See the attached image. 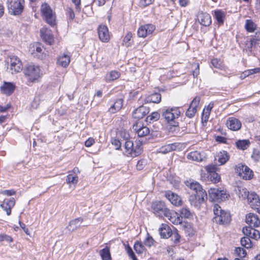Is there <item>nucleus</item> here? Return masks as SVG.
I'll list each match as a JSON object with an SVG mask.
<instances>
[{"label": "nucleus", "instance_id": "nucleus-1", "mask_svg": "<svg viewBox=\"0 0 260 260\" xmlns=\"http://www.w3.org/2000/svg\"><path fill=\"white\" fill-rule=\"evenodd\" d=\"M180 116V111L178 107H173L162 110V116L163 118L173 126L178 125V122L176 120Z\"/></svg>", "mask_w": 260, "mask_h": 260}, {"label": "nucleus", "instance_id": "nucleus-43", "mask_svg": "<svg viewBox=\"0 0 260 260\" xmlns=\"http://www.w3.org/2000/svg\"><path fill=\"white\" fill-rule=\"evenodd\" d=\"M160 117L159 114L157 112L152 113L150 115H148L146 118V121L147 122H152L159 119Z\"/></svg>", "mask_w": 260, "mask_h": 260}, {"label": "nucleus", "instance_id": "nucleus-9", "mask_svg": "<svg viewBox=\"0 0 260 260\" xmlns=\"http://www.w3.org/2000/svg\"><path fill=\"white\" fill-rule=\"evenodd\" d=\"M235 169L238 175L245 180H249L253 176L252 171L247 166L242 164L236 165Z\"/></svg>", "mask_w": 260, "mask_h": 260}, {"label": "nucleus", "instance_id": "nucleus-39", "mask_svg": "<svg viewBox=\"0 0 260 260\" xmlns=\"http://www.w3.org/2000/svg\"><path fill=\"white\" fill-rule=\"evenodd\" d=\"M134 143L132 140L129 139H126L124 144V147L125 149V152L126 153V155L127 156H131L132 150L134 147Z\"/></svg>", "mask_w": 260, "mask_h": 260}, {"label": "nucleus", "instance_id": "nucleus-8", "mask_svg": "<svg viewBox=\"0 0 260 260\" xmlns=\"http://www.w3.org/2000/svg\"><path fill=\"white\" fill-rule=\"evenodd\" d=\"M209 196L213 201H220L225 200L229 195L226 194L223 190H219L218 188H210L209 191Z\"/></svg>", "mask_w": 260, "mask_h": 260}, {"label": "nucleus", "instance_id": "nucleus-63", "mask_svg": "<svg viewBox=\"0 0 260 260\" xmlns=\"http://www.w3.org/2000/svg\"><path fill=\"white\" fill-rule=\"evenodd\" d=\"M211 178H212V180L215 182H218L220 180V177L216 173H215L211 175Z\"/></svg>", "mask_w": 260, "mask_h": 260}, {"label": "nucleus", "instance_id": "nucleus-55", "mask_svg": "<svg viewBox=\"0 0 260 260\" xmlns=\"http://www.w3.org/2000/svg\"><path fill=\"white\" fill-rule=\"evenodd\" d=\"M111 143L113 145L115 146V148L116 150H119L121 147V143L118 139H112Z\"/></svg>", "mask_w": 260, "mask_h": 260}, {"label": "nucleus", "instance_id": "nucleus-51", "mask_svg": "<svg viewBox=\"0 0 260 260\" xmlns=\"http://www.w3.org/2000/svg\"><path fill=\"white\" fill-rule=\"evenodd\" d=\"M252 158L255 161H258L260 160V150L254 149L251 155Z\"/></svg>", "mask_w": 260, "mask_h": 260}, {"label": "nucleus", "instance_id": "nucleus-12", "mask_svg": "<svg viewBox=\"0 0 260 260\" xmlns=\"http://www.w3.org/2000/svg\"><path fill=\"white\" fill-rule=\"evenodd\" d=\"M250 206L257 212L260 213V200L258 196L254 192H251L247 200Z\"/></svg>", "mask_w": 260, "mask_h": 260}, {"label": "nucleus", "instance_id": "nucleus-50", "mask_svg": "<svg viewBox=\"0 0 260 260\" xmlns=\"http://www.w3.org/2000/svg\"><path fill=\"white\" fill-rule=\"evenodd\" d=\"M180 212L181 215L185 218H189L191 216V212L187 208H182Z\"/></svg>", "mask_w": 260, "mask_h": 260}, {"label": "nucleus", "instance_id": "nucleus-15", "mask_svg": "<svg viewBox=\"0 0 260 260\" xmlns=\"http://www.w3.org/2000/svg\"><path fill=\"white\" fill-rule=\"evenodd\" d=\"M133 128L138 134L139 137H143L147 136L150 130L147 126L142 125V123L140 122L136 123L133 125Z\"/></svg>", "mask_w": 260, "mask_h": 260}, {"label": "nucleus", "instance_id": "nucleus-2", "mask_svg": "<svg viewBox=\"0 0 260 260\" xmlns=\"http://www.w3.org/2000/svg\"><path fill=\"white\" fill-rule=\"evenodd\" d=\"M213 212L215 215L213 221L217 223L224 224L229 223L231 221V218L230 213L222 210L218 204L214 205Z\"/></svg>", "mask_w": 260, "mask_h": 260}, {"label": "nucleus", "instance_id": "nucleus-20", "mask_svg": "<svg viewBox=\"0 0 260 260\" xmlns=\"http://www.w3.org/2000/svg\"><path fill=\"white\" fill-rule=\"evenodd\" d=\"M246 222L249 224L248 227L257 228L260 224V221L256 215L249 213L246 216Z\"/></svg>", "mask_w": 260, "mask_h": 260}, {"label": "nucleus", "instance_id": "nucleus-6", "mask_svg": "<svg viewBox=\"0 0 260 260\" xmlns=\"http://www.w3.org/2000/svg\"><path fill=\"white\" fill-rule=\"evenodd\" d=\"M207 200V194L206 192H198V193H192L189 198L190 204L197 209H199L201 204L205 203Z\"/></svg>", "mask_w": 260, "mask_h": 260}, {"label": "nucleus", "instance_id": "nucleus-42", "mask_svg": "<svg viewBox=\"0 0 260 260\" xmlns=\"http://www.w3.org/2000/svg\"><path fill=\"white\" fill-rule=\"evenodd\" d=\"M250 194V193L249 192L246 188L244 187L239 188V197L240 198L243 199H247V200H248Z\"/></svg>", "mask_w": 260, "mask_h": 260}, {"label": "nucleus", "instance_id": "nucleus-10", "mask_svg": "<svg viewBox=\"0 0 260 260\" xmlns=\"http://www.w3.org/2000/svg\"><path fill=\"white\" fill-rule=\"evenodd\" d=\"M10 70L12 74L20 72L23 68L22 64L20 59L16 56L10 58Z\"/></svg>", "mask_w": 260, "mask_h": 260}, {"label": "nucleus", "instance_id": "nucleus-48", "mask_svg": "<svg viewBox=\"0 0 260 260\" xmlns=\"http://www.w3.org/2000/svg\"><path fill=\"white\" fill-rule=\"evenodd\" d=\"M235 253L241 258L244 257L246 255V250L240 247H237L235 249Z\"/></svg>", "mask_w": 260, "mask_h": 260}, {"label": "nucleus", "instance_id": "nucleus-18", "mask_svg": "<svg viewBox=\"0 0 260 260\" xmlns=\"http://www.w3.org/2000/svg\"><path fill=\"white\" fill-rule=\"evenodd\" d=\"M197 19L199 23L205 26H209L212 22L210 15L207 13L203 12L198 13Z\"/></svg>", "mask_w": 260, "mask_h": 260}, {"label": "nucleus", "instance_id": "nucleus-24", "mask_svg": "<svg viewBox=\"0 0 260 260\" xmlns=\"http://www.w3.org/2000/svg\"><path fill=\"white\" fill-rule=\"evenodd\" d=\"M41 37L43 40L49 45H52L54 42L53 35L50 30L42 28L40 30Z\"/></svg>", "mask_w": 260, "mask_h": 260}, {"label": "nucleus", "instance_id": "nucleus-60", "mask_svg": "<svg viewBox=\"0 0 260 260\" xmlns=\"http://www.w3.org/2000/svg\"><path fill=\"white\" fill-rule=\"evenodd\" d=\"M260 41V31L256 32L255 35L252 37L251 40V43L255 41Z\"/></svg>", "mask_w": 260, "mask_h": 260}, {"label": "nucleus", "instance_id": "nucleus-17", "mask_svg": "<svg viewBox=\"0 0 260 260\" xmlns=\"http://www.w3.org/2000/svg\"><path fill=\"white\" fill-rule=\"evenodd\" d=\"M226 125L230 129L234 131L239 130L242 126L241 121L235 117H229L226 120Z\"/></svg>", "mask_w": 260, "mask_h": 260}, {"label": "nucleus", "instance_id": "nucleus-31", "mask_svg": "<svg viewBox=\"0 0 260 260\" xmlns=\"http://www.w3.org/2000/svg\"><path fill=\"white\" fill-rule=\"evenodd\" d=\"M123 100L122 99H117L114 104L112 105L109 109V112L112 113H115L119 111L123 106Z\"/></svg>", "mask_w": 260, "mask_h": 260}, {"label": "nucleus", "instance_id": "nucleus-35", "mask_svg": "<svg viewBox=\"0 0 260 260\" xmlns=\"http://www.w3.org/2000/svg\"><path fill=\"white\" fill-rule=\"evenodd\" d=\"M70 62V57L67 55H63L62 56H59L57 61L58 65L63 68H66L68 67Z\"/></svg>", "mask_w": 260, "mask_h": 260}, {"label": "nucleus", "instance_id": "nucleus-27", "mask_svg": "<svg viewBox=\"0 0 260 260\" xmlns=\"http://www.w3.org/2000/svg\"><path fill=\"white\" fill-rule=\"evenodd\" d=\"M172 231L170 226L166 224H161L159 229V233L161 238H169L171 236Z\"/></svg>", "mask_w": 260, "mask_h": 260}, {"label": "nucleus", "instance_id": "nucleus-32", "mask_svg": "<svg viewBox=\"0 0 260 260\" xmlns=\"http://www.w3.org/2000/svg\"><path fill=\"white\" fill-rule=\"evenodd\" d=\"M216 159L220 165H222L226 163L229 159V155L226 151L223 150L220 151L216 156Z\"/></svg>", "mask_w": 260, "mask_h": 260}, {"label": "nucleus", "instance_id": "nucleus-61", "mask_svg": "<svg viewBox=\"0 0 260 260\" xmlns=\"http://www.w3.org/2000/svg\"><path fill=\"white\" fill-rule=\"evenodd\" d=\"M67 15L69 19H70L72 20H73L75 18V13L73 10L71 8L69 9Z\"/></svg>", "mask_w": 260, "mask_h": 260}, {"label": "nucleus", "instance_id": "nucleus-11", "mask_svg": "<svg viewBox=\"0 0 260 260\" xmlns=\"http://www.w3.org/2000/svg\"><path fill=\"white\" fill-rule=\"evenodd\" d=\"M155 29V25L152 24H147L141 26L138 30V35L139 37L145 38L147 36L151 34Z\"/></svg>", "mask_w": 260, "mask_h": 260}, {"label": "nucleus", "instance_id": "nucleus-41", "mask_svg": "<svg viewBox=\"0 0 260 260\" xmlns=\"http://www.w3.org/2000/svg\"><path fill=\"white\" fill-rule=\"evenodd\" d=\"M245 27L247 31L253 32L256 27V25L251 20H247L246 21Z\"/></svg>", "mask_w": 260, "mask_h": 260}, {"label": "nucleus", "instance_id": "nucleus-13", "mask_svg": "<svg viewBox=\"0 0 260 260\" xmlns=\"http://www.w3.org/2000/svg\"><path fill=\"white\" fill-rule=\"evenodd\" d=\"M200 102V98L199 96H196L186 112V115L189 118H192L194 116L197 112V108L198 107Z\"/></svg>", "mask_w": 260, "mask_h": 260}, {"label": "nucleus", "instance_id": "nucleus-40", "mask_svg": "<svg viewBox=\"0 0 260 260\" xmlns=\"http://www.w3.org/2000/svg\"><path fill=\"white\" fill-rule=\"evenodd\" d=\"M100 254L103 260H110L111 259L110 249L106 247L100 251Z\"/></svg>", "mask_w": 260, "mask_h": 260}, {"label": "nucleus", "instance_id": "nucleus-37", "mask_svg": "<svg viewBox=\"0 0 260 260\" xmlns=\"http://www.w3.org/2000/svg\"><path fill=\"white\" fill-rule=\"evenodd\" d=\"M250 144L248 140H239L236 142L237 147L242 150L247 149L249 147Z\"/></svg>", "mask_w": 260, "mask_h": 260}, {"label": "nucleus", "instance_id": "nucleus-16", "mask_svg": "<svg viewBox=\"0 0 260 260\" xmlns=\"http://www.w3.org/2000/svg\"><path fill=\"white\" fill-rule=\"evenodd\" d=\"M99 39L103 42H108L110 40V35L108 27L106 25H100L98 29Z\"/></svg>", "mask_w": 260, "mask_h": 260}, {"label": "nucleus", "instance_id": "nucleus-49", "mask_svg": "<svg viewBox=\"0 0 260 260\" xmlns=\"http://www.w3.org/2000/svg\"><path fill=\"white\" fill-rule=\"evenodd\" d=\"M125 250L128 255L133 259V260H137L134 252L129 245H125Z\"/></svg>", "mask_w": 260, "mask_h": 260}, {"label": "nucleus", "instance_id": "nucleus-56", "mask_svg": "<svg viewBox=\"0 0 260 260\" xmlns=\"http://www.w3.org/2000/svg\"><path fill=\"white\" fill-rule=\"evenodd\" d=\"M153 1L154 0H140L139 5L141 7H145L152 4Z\"/></svg>", "mask_w": 260, "mask_h": 260}, {"label": "nucleus", "instance_id": "nucleus-52", "mask_svg": "<svg viewBox=\"0 0 260 260\" xmlns=\"http://www.w3.org/2000/svg\"><path fill=\"white\" fill-rule=\"evenodd\" d=\"M211 63L212 66L215 68L220 69L222 67L221 61L217 58H214L212 59Z\"/></svg>", "mask_w": 260, "mask_h": 260}, {"label": "nucleus", "instance_id": "nucleus-64", "mask_svg": "<svg viewBox=\"0 0 260 260\" xmlns=\"http://www.w3.org/2000/svg\"><path fill=\"white\" fill-rule=\"evenodd\" d=\"M144 161L143 160H140L138 161L136 167L138 170H141L143 168Z\"/></svg>", "mask_w": 260, "mask_h": 260}, {"label": "nucleus", "instance_id": "nucleus-22", "mask_svg": "<svg viewBox=\"0 0 260 260\" xmlns=\"http://www.w3.org/2000/svg\"><path fill=\"white\" fill-rule=\"evenodd\" d=\"M15 204V200L14 198H11L10 199L5 200L0 206L6 212L8 215H10L11 213V209L14 206Z\"/></svg>", "mask_w": 260, "mask_h": 260}, {"label": "nucleus", "instance_id": "nucleus-25", "mask_svg": "<svg viewBox=\"0 0 260 260\" xmlns=\"http://www.w3.org/2000/svg\"><path fill=\"white\" fill-rule=\"evenodd\" d=\"M164 217L167 218L168 219L174 224H179L182 222V218L179 216L178 214L170 210L169 211V214H166Z\"/></svg>", "mask_w": 260, "mask_h": 260}, {"label": "nucleus", "instance_id": "nucleus-47", "mask_svg": "<svg viewBox=\"0 0 260 260\" xmlns=\"http://www.w3.org/2000/svg\"><path fill=\"white\" fill-rule=\"evenodd\" d=\"M170 237L171 238L172 240L174 241V243L176 244L180 242V236L176 229L172 232Z\"/></svg>", "mask_w": 260, "mask_h": 260}, {"label": "nucleus", "instance_id": "nucleus-62", "mask_svg": "<svg viewBox=\"0 0 260 260\" xmlns=\"http://www.w3.org/2000/svg\"><path fill=\"white\" fill-rule=\"evenodd\" d=\"M132 38V34L128 32L123 39V42L125 43H128Z\"/></svg>", "mask_w": 260, "mask_h": 260}, {"label": "nucleus", "instance_id": "nucleus-3", "mask_svg": "<svg viewBox=\"0 0 260 260\" xmlns=\"http://www.w3.org/2000/svg\"><path fill=\"white\" fill-rule=\"evenodd\" d=\"M41 11L43 18L47 23L50 25L55 24V14L48 4L44 3L42 5Z\"/></svg>", "mask_w": 260, "mask_h": 260}, {"label": "nucleus", "instance_id": "nucleus-21", "mask_svg": "<svg viewBox=\"0 0 260 260\" xmlns=\"http://www.w3.org/2000/svg\"><path fill=\"white\" fill-rule=\"evenodd\" d=\"M149 112V108L146 106H142L137 108L133 113V117L136 119L143 118Z\"/></svg>", "mask_w": 260, "mask_h": 260}, {"label": "nucleus", "instance_id": "nucleus-53", "mask_svg": "<svg viewBox=\"0 0 260 260\" xmlns=\"http://www.w3.org/2000/svg\"><path fill=\"white\" fill-rule=\"evenodd\" d=\"M206 171L210 173V174H213V173H216V171L217 170V167L216 165H210L206 167Z\"/></svg>", "mask_w": 260, "mask_h": 260}, {"label": "nucleus", "instance_id": "nucleus-54", "mask_svg": "<svg viewBox=\"0 0 260 260\" xmlns=\"http://www.w3.org/2000/svg\"><path fill=\"white\" fill-rule=\"evenodd\" d=\"M153 242L154 240L153 238L151 237L148 236L144 241V244L146 246L150 247L153 244Z\"/></svg>", "mask_w": 260, "mask_h": 260}, {"label": "nucleus", "instance_id": "nucleus-23", "mask_svg": "<svg viewBox=\"0 0 260 260\" xmlns=\"http://www.w3.org/2000/svg\"><path fill=\"white\" fill-rule=\"evenodd\" d=\"M205 157V154L204 152L198 151H191L187 155V158L188 159L197 161H202Z\"/></svg>", "mask_w": 260, "mask_h": 260}, {"label": "nucleus", "instance_id": "nucleus-38", "mask_svg": "<svg viewBox=\"0 0 260 260\" xmlns=\"http://www.w3.org/2000/svg\"><path fill=\"white\" fill-rule=\"evenodd\" d=\"M120 76V73L115 71H111L106 74L105 78L107 82H110L117 79Z\"/></svg>", "mask_w": 260, "mask_h": 260}, {"label": "nucleus", "instance_id": "nucleus-58", "mask_svg": "<svg viewBox=\"0 0 260 260\" xmlns=\"http://www.w3.org/2000/svg\"><path fill=\"white\" fill-rule=\"evenodd\" d=\"M94 143V139L92 138H89L85 142V145L86 147H90Z\"/></svg>", "mask_w": 260, "mask_h": 260}, {"label": "nucleus", "instance_id": "nucleus-7", "mask_svg": "<svg viewBox=\"0 0 260 260\" xmlns=\"http://www.w3.org/2000/svg\"><path fill=\"white\" fill-rule=\"evenodd\" d=\"M151 208L153 213L158 217H164L169 214V209L167 208L165 204L161 201H155L152 203Z\"/></svg>", "mask_w": 260, "mask_h": 260}, {"label": "nucleus", "instance_id": "nucleus-26", "mask_svg": "<svg viewBox=\"0 0 260 260\" xmlns=\"http://www.w3.org/2000/svg\"><path fill=\"white\" fill-rule=\"evenodd\" d=\"M15 85L11 82H4L3 85L1 86L0 90L2 93L7 95H11L14 91Z\"/></svg>", "mask_w": 260, "mask_h": 260}, {"label": "nucleus", "instance_id": "nucleus-30", "mask_svg": "<svg viewBox=\"0 0 260 260\" xmlns=\"http://www.w3.org/2000/svg\"><path fill=\"white\" fill-rule=\"evenodd\" d=\"M186 185L192 190L194 191V193H198V192H206L202 187V186L197 182L194 181H187Z\"/></svg>", "mask_w": 260, "mask_h": 260}, {"label": "nucleus", "instance_id": "nucleus-34", "mask_svg": "<svg viewBox=\"0 0 260 260\" xmlns=\"http://www.w3.org/2000/svg\"><path fill=\"white\" fill-rule=\"evenodd\" d=\"M161 99V94L159 93L155 92L147 96L145 100L147 103H153L157 104L160 103Z\"/></svg>", "mask_w": 260, "mask_h": 260}, {"label": "nucleus", "instance_id": "nucleus-46", "mask_svg": "<svg viewBox=\"0 0 260 260\" xmlns=\"http://www.w3.org/2000/svg\"><path fill=\"white\" fill-rule=\"evenodd\" d=\"M67 182L69 184H76L78 181V177L76 175L69 174L67 176Z\"/></svg>", "mask_w": 260, "mask_h": 260}, {"label": "nucleus", "instance_id": "nucleus-57", "mask_svg": "<svg viewBox=\"0 0 260 260\" xmlns=\"http://www.w3.org/2000/svg\"><path fill=\"white\" fill-rule=\"evenodd\" d=\"M210 115V112L208 111V109H204L203 110V114H202V120H204L205 121H206L208 120L209 118V116Z\"/></svg>", "mask_w": 260, "mask_h": 260}, {"label": "nucleus", "instance_id": "nucleus-36", "mask_svg": "<svg viewBox=\"0 0 260 260\" xmlns=\"http://www.w3.org/2000/svg\"><path fill=\"white\" fill-rule=\"evenodd\" d=\"M215 18L217 21L218 25H221L223 24L225 19V13L221 10H216L214 11Z\"/></svg>", "mask_w": 260, "mask_h": 260}, {"label": "nucleus", "instance_id": "nucleus-45", "mask_svg": "<svg viewBox=\"0 0 260 260\" xmlns=\"http://www.w3.org/2000/svg\"><path fill=\"white\" fill-rule=\"evenodd\" d=\"M249 237H243L241 239V244L242 246L245 247L246 248H251L252 246V243Z\"/></svg>", "mask_w": 260, "mask_h": 260}, {"label": "nucleus", "instance_id": "nucleus-59", "mask_svg": "<svg viewBox=\"0 0 260 260\" xmlns=\"http://www.w3.org/2000/svg\"><path fill=\"white\" fill-rule=\"evenodd\" d=\"M196 66V69L192 71V75L194 78L198 76V75L199 74V64L197 63L194 64Z\"/></svg>", "mask_w": 260, "mask_h": 260}, {"label": "nucleus", "instance_id": "nucleus-29", "mask_svg": "<svg viewBox=\"0 0 260 260\" xmlns=\"http://www.w3.org/2000/svg\"><path fill=\"white\" fill-rule=\"evenodd\" d=\"M143 151L142 143L140 141H136L132 150L131 157H135L140 155Z\"/></svg>", "mask_w": 260, "mask_h": 260}, {"label": "nucleus", "instance_id": "nucleus-14", "mask_svg": "<svg viewBox=\"0 0 260 260\" xmlns=\"http://www.w3.org/2000/svg\"><path fill=\"white\" fill-rule=\"evenodd\" d=\"M165 197L173 205L176 206H179L182 204L181 198L170 190H168L165 192Z\"/></svg>", "mask_w": 260, "mask_h": 260}, {"label": "nucleus", "instance_id": "nucleus-44", "mask_svg": "<svg viewBox=\"0 0 260 260\" xmlns=\"http://www.w3.org/2000/svg\"><path fill=\"white\" fill-rule=\"evenodd\" d=\"M134 249L138 254H141L145 250V248L141 242L137 241L134 244Z\"/></svg>", "mask_w": 260, "mask_h": 260}, {"label": "nucleus", "instance_id": "nucleus-4", "mask_svg": "<svg viewBox=\"0 0 260 260\" xmlns=\"http://www.w3.org/2000/svg\"><path fill=\"white\" fill-rule=\"evenodd\" d=\"M8 8L9 12L14 15L20 14L24 9V0H8Z\"/></svg>", "mask_w": 260, "mask_h": 260}, {"label": "nucleus", "instance_id": "nucleus-28", "mask_svg": "<svg viewBox=\"0 0 260 260\" xmlns=\"http://www.w3.org/2000/svg\"><path fill=\"white\" fill-rule=\"evenodd\" d=\"M83 221V218L79 217L71 220L67 226L68 230L70 232H73L77 230L81 226Z\"/></svg>", "mask_w": 260, "mask_h": 260}, {"label": "nucleus", "instance_id": "nucleus-33", "mask_svg": "<svg viewBox=\"0 0 260 260\" xmlns=\"http://www.w3.org/2000/svg\"><path fill=\"white\" fill-rule=\"evenodd\" d=\"M176 145L175 143L169 144L160 147L157 151L158 153L166 154L173 150H176Z\"/></svg>", "mask_w": 260, "mask_h": 260}, {"label": "nucleus", "instance_id": "nucleus-19", "mask_svg": "<svg viewBox=\"0 0 260 260\" xmlns=\"http://www.w3.org/2000/svg\"><path fill=\"white\" fill-rule=\"evenodd\" d=\"M242 232L244 235L254 239L257 240L260 238L259 231L252 227L245 226L243 228Z\"/></svg>", "mask_w": 260, "mask_h": 260}, {"label": "nucleus", "instance_id": "nucleus-5", "mask_svg": "<svg viewBox=\"0 0 260 260\" xmlns=\"http://www.w3.org/2000/svg\"><path fill=\"white\" fill-rule=\"evenodd\" d=\"M40 71L39 66L29 64L24 68L23 73L26 76L28 77L29 81L33 82L40 77Z\"/></svg>", "mask_w": 260, "mask_h": 260}]
</instances>
